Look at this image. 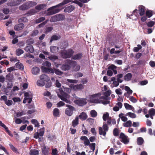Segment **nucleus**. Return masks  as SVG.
Wrapping results in <instances>:
<instances>
[{
  "label": "nucleus",
  "mask_w": 155,
  "mask_h": 155,
  "mask_svg": "<svg viewBox=\"0 0 155 155\" xmlns=\"http://www.w3.org/2000/svg\"><path fill=\"white\" fill-rule=\"evenodd\" d=\"M57 7H58L57 5L50 8L45 11V14L47 15H51L59 12L60 9L59 8H56Z\"/></svg>",
  "instance_id": "1"
},
{
  "label": "nucleus",
  "mask_w": 155,
  "mask_h": 155,
  "mask_svg": "<svg viewBox=\"0 0 155 155\" xmlns=\"http://www.w3.org/2000/svg\"><path fill=\"white\" fill-rule=\"evenodd\" d=\"M74 53V51L71 48L68 49L67 50L63 51L61 52V57L64 58H70L72 57Z\"/></svg>",
  "instance_id": "2"
},
{
  "label": "nucleus",
  "mask_w": 155,
  "mask_h": 155,
  "mask_svg": "<svg viewBox=\"0 0 155 155\" xmlns=\"http://www.w3.org/2000/svg\"><path fill=\"white\" fill-rule=\"evenodd\" d=\"M61 92H63V94H61V95H60L58 94V97H59L61 100L65 102L66 103L71 104V101L68 99L70 98V95L66 93H64L62 89L61 90Z\"/></svg>",
  "instance_id": "3"
},
{
  "label": "nucleus",
  "mask_w": 155,
  "mask_h": 155,
  "mask_svg": "<svg viewBox=\"0 0 155 155\" xmlns=\"http://www.w3.org/2000/svg\"><path fill=\"white\" fill-rule=\"evenodd\" d=\"M66 106L68 108L65 109V114L69 116H72L73 113V111L75 110V108L70 105L66 104Z\"/></svg>",
  "instance_id": "4"
},
{
  "label": "nucleus",
  "mask_w": 155,
  "mask_h": 155,
  "mask_svg": "<svg viewBox=\"0 0 155 155\" xmlns=\"http://www.w3.org/2000/svg\"><path fill=\"white\" fill-rule=\"evenodd\" d=\"M103 128L104 130V131L103 130V129L101 127H99V134L101 135H103L104 136H105L106 134V131H107L108 130V127L105 122H104Z\"/></svg>",
  "instance_id": "5"
},
{
  "label": "nucleus",
  "mask_w": 155,
  "mask_h": 155,
  "mask_svg": "<svg viewBox=\"0 0 155 155\" xmlns=\"http://www.w3.org/2000/svg\"><path fill=\"white\" fill-rule=\"evenodd\" d=\"M119 138L121 139V141L125 144H127L129 142V140L128 137L122 132L120 133Z\"/></svg>",
  "instance_id": "6"
},
{
  "label": "nucleus",
  "mask_w": 155,
  "mask_h": 155,
  "mask_svg": "<svg viewBox=\"0 0 155 155\" xmlns=\"http://www.w3.org/2000/svg\"><path fill=\"white\" fill-rule=\"evenodd\" d=\"M69 61H71L72 69L74 71H77L80 70L81 66L80 65L78 64L76 61H71V60H69Z\"/></svg>",
  "instance_id": "7"
},
{
  "label": "nucleus",
  "mask_w": 155,
  "mask_h": 155,
  "mask_svg": "<svg viewBox=\"0 0 155 155\" xmlns=\"http://www.w3.org/2000/svg\"><path fill=\"white\" fill-rule=\"evenodd\" d=\"M74 102L75 104L80 106H83L87 104L86 99L82 98H79L75 100Z\"/></svg>",
  "instance_id": "8"
},
{
  "label": "nucleus",
  "mask_w": 155,
  "mask_h": 155,
  "mask_svg": "<svg viewBox=\"0 0 155 155\" xmlns=\"http://www.w3.org/2000/svg\"><path fill=\"white\" fill-rule=\"evenodd\" d=\"M83 57V54L82 53L79 52L77 54L73 55L71 59L74 60H81Z\"/></svg>",
  "instance_id": "9"
},
{
  "label": "nucleus",
  "mask_w": 155,
  "mask_h": 155,
  "mask_svg": "<svg viewBox=\"0 0 155 155\" xmlns=\"http://www.w3.org/2000/svg\"><path fill=\"white\" fill-rule=\"evenodd\" d=\"M25 27V25L23 23H20L19 24L16 25L14 26V29L16 31H19L22 30Z\"/></svg>",
  "instance_id": "10"
},
{
  "label": "nucleus",
  "mask_w": 155,
  "mask_h": 155,
  "mask_svg": "<svg viewBox=\"0 0 155 155\" xmlns=\"http://www.w3.org/2000/svg\"><path fill=\"white\" fill-rule=\"evenodd\" d=\"M42 155H48L49 153V148L48 147L44 145L41 148Z\"/></svg>",
  "instance_id": "11"
},
{
  "label": "nucleus",
  "mask_w": 155,
  "mask_h": 155,
  "mask_svg": "<svg viewBox=\"0 0 155 155\" xmlns=\"http://www.w3.org/2000/svg\"><path fill=\"white\" fill-rule=\"evenodd\" d=\"M138 11L140 15L142 16L143 15L145 14V7L143 5H140L138 7Z\"/></svg>",
  "instance_id": "12"
},
{
  "label": "nucleus",
  "mask_w": 155,
  "mask_h": 155,
  "mask_svg": "<svg viewBox=\"0 0 155 155\" xmlns=\"http://www.w3.org/2000/svg\"><path fill=\"white\" fill-rule=\"evenodd\" d=\"M80 139L81 140L84 141V143L85 145L87 146L90 144V141L86 136H81L80 138Z\"/></svg>",
  "instance_id": "13"
},
{
  "label": "nucleus",
  "mask_w": 155,
  "mask_h": 155,
  "mask_svg": "<svg viewBox=\"0 0 155 155\" xmlns=\"http://www.w3.org/2000/svg\"><path fill=\"white\" fill-rule=\"evenodd\" d=\"M40 79L41 80L44 81L45 82H47L50 81V78L45 74H42L40 76Z\"/></svg>",
  "instance_id": "14"
},
{
  "label": "nucleus",
  "mask_w": 155,
  "mask_h": 155,
  "mask_svg": "<svg viewBox=\"0 0 155 155\" xmlns=\"http://www.w3.org/2000/svg\"><path fill=\"white\" fill-rule=\"evenodd\" d=\"M41 68L42 71L45 73H54V70L51 68H49L43 66L41 67Z\"/></svg>",
  "instance_id": "15"
},
{
  "label": "nucleus",
  "mask_w": 155,
  "mask_h": 155,
  "mask_svg": "<svg viewBox=\"0 0 155 155\" xmlns=\"http://www.w3.org/2000/svg\"><path fill=\"white\" fill-rule=\"evenodd\" d=\"M120 41L118 38L116 36L114 37L110 41V43L111 45H116Z\"/></svg>",
  "instance_id": "16"
},
{
  "label": "nucleus",
  "mask_w": 155,
  "mask_h": 155,
  "mask_svg": "<svg viewBox=\"0 0 155 155\" xmlns=\"http://www.w3.org/2000/svg\"><path fill=\"white\" fill-rule=\"evenodd\" d=\"M24 50L28 52L32 53L34 51V48L32 45H29L26 46L24 48Z\"/></svg>",
  "instance_id": "17"
},
{
  "label": "nucleus",
  "mask_w": 155,
  "mask_h": 155,
  "mask_svg": "<svg viewBox=\"0 0 155 155\" xmlns=\"http://www.w3.org/2000/svg\"><path fill=\"white\" fill-rule=\"evenodd\" d=\"M74 7L72 5H70L66 8L64 9V12H65L70 13L74 10Z\"/></svg>",
  "instance_id": "18"
},
{
  "label": "nucleus",
  "mask_w": 155,
  "mask_h": 155,
  "mask_svg": "<svg viewBox=\"0 0 155 155\" xmlns=\"http://www.w3.org/2000/svg\"><path fill=\"white\" fill-rule=\"evenodd\" d=\"M78 117L82 120H85L87 117V116L86 113L84 112L81 113Z\"/></svg>",
  "instance_id": "19"
},
{
  "label": "nucleus",
  "mask_w": 155,
  "mask_h": 155,
  "mask_svg": "<svg viewBox=\"0 0 155 155\" xmlns=\"http://www.w3.org/2000/svg\"><path fill=\"white\" fill-rule=\"evenodd\" d=\"M71 66L68 64H63L61 67V69L63 71H66L70 69Z\"/></svg>",
  "instance_id": "20"
},
{
  "label": "nucleus",
  "mask_w": 155,
  "mask_h": 155,
  "mask_svg": "<svg viewBox=\"0 0 155 155\" xmlns=\"http://www.w3.org/2000/svg\"><path fill=\"white\" fill-rule=\"evenodd\" d=\"M72 124L74 127H75L79 124V118L78 116L76 117L75 119L72 121Z\"/></svg>",
  "instance_id": "21"
},
{
  "label": "nucleus",
  "mask_w": 155,
  "mask_h": 155,
  "mask_svg": "<svg viewBox=\"0 0 155 155\" xmlns=\"http://www.w3.org/2000/svg\"><path fill=\"white\" fill-rule=\"evenodd\" d=\"M40 71L39 68L37 67H34L32 69V72L34 74H38Z\"/></svg>",
  "instance_id": "22"
},
{
  "label": "nucleus",
  "mask_w": 155,
  "mask_h": 155,
  "mask_svg": "<svg viewBox=\"0 0 155 155\" xmlns=\"http://www.w3.org/2000/svg\"><path fill=\"white\" fill-rule=\"evenodd\" d=\"M117 68V67L116 66L113 64H111L108 67V69L112 70L114 72V74H116L117 73V71L116 70Z\"/></svg>",
  "instance_id": "23"
},
{
  "label": "nucleus",
  "mask_w": 155,
  "mask_h": 155,
  "mask_svg": "<svg viewBox=\"0 0 155 155\" xmlns=\"http://www.w3.org/2000/svg\"><path fill=\"white\" fill-rule=\"evenodd\" d=\"M73 88L75 90H82L84 88V86L82 84H78L74 85Z\"/></svg>",
  "instance_id": "24"
},
{
  "label": "nucleus",
  "mask_w": 155,
  "mask_h": 155,
  "mask_svg": "<svg viewBox=\"0 0 155 155\" xmlns=\"http://www.w3.org/2000/svg\"><path fill=\"white\" fill-rule=\"evenodd\" d=\"M132 77V75L131 73H127L124 76V79L126 81H129L131 79Z\"/></svg>",
  "instance_id": "25"
},
{
  "label": "nucleus",
  "mask_w": 155,
  "mask_h": 155,
  "mask_svg": "<svg viewBox=\"0 0 155 155\" xmlns=\"http://www.w3.org/2000/svg\"><path fill=\"white\" fill-rule=\"evenodd\" d=\"M46 6V5L44 4H41L37 5L35 7L36 10H41L43 9Z\"/></svg>",
  "instance_id": "26"
},
{
  "label": "nucleus",
  "mask_w": 155,
  "mask_h": 155,
  "mask_svg": "<svg viewBox=\"0 0 155 155\" xmlns=\"http://www.w3.org/2000/svg\"><path fill=\"white\" fill-rule=\"evenodd\" d=\"M132 125V121L130 120L127 121L125 123H123V126L125 127H130Z\"/></svg>",
  "instance_id": "27"
},
{
  "label": "nucleus",
  "mask_w": 155,
  "mask_h": 155,
  "mask_svg": "<svg viewBox=\"0 0 155 155\" xmlns=\"http://www.w3.org/2000/svg\"><path fill=\"white\" fill-rule=\"evenodd\" d=\"M58 48L56 46H51L50 47L51 51L53 53H56L58 51Z\"/></svg>",
  "instance_id": "28"
},
{
  "label": "nucleus",
  "mask_w": 155,
  "mask_h": 155,
  "mask_svg": "<svg viewBox=\"0 0 155 155\" xmlns=\"http://www.w3.org/2000/svg\"><path fill=\"white\" fill-rule=\"evenodd\" d=\"M61 38L60 35L57 36L56 35H52L51 38L50 40V42H52L53 41L57 40L58 39H60Z\"/></svg>",
  "instance_id": "29"
},
{
  "label": "nucleus",
  "mask_w": 155,
  "mask_h": 155,
  "mask_svg": "<svg viewBox=\"0 0 155 155\" xmlns=\"http://www.w3.org/2000/svg\"><path fill=\"white\" fill-rule=\"evenodd\" d=\"M137 11L138 10L137 9H135L133 12L132 14H131V15H129L128 14H127V17L130 18V19H131V17L133 15H135L136 17L137 18L138 16V14H137Z\"/></svg>",
  "instance_id": "30"
},
{
  "label": "nucleus",
  "mask_w": 155,
  "mask_h": 155,
  "mask_svg": "<svg viewBox=\"0 0 155 155\" xmlns=\"http://www.w3.org/2000/svg\"><path fill=\"white\" fill-rule=\"evenodd\" d=\"M58 21H63L65 19V16L62 14H58L56 15Z\"/></svg>",
  "instance_id": "31"
},
{
  "label": "nucleus",
  "mask_w": 155,
  "mask_h": 155,
  "mask_svg": "<svg viewBox=\"0 0 155 155\" xmlns=\"http://www.w3.org/2000/svg\"><path fill=\"white\" fill-rule=\"evenodd\" d=\"M144 142L143 138L141 137H139L137 138V143L139 145H142Z\"/></svg>",
  "instance_id": "32"
},
{
  "label": "nucleus",
  "mask_w": 155,
  "mask_h": 155,
  "mask_svg": "<svg viewBox=\"0 0 155 155\" xmlns=\"http://www.w3.org/2000/svg\"><path fill=\"white\" fill-rule=\"evenodd\" d=\"M28 7V8H30L31 7L34 6L37 3L35 2H28L27 4Z\"/></svg>",
  "instance_id": "33"
},
{
  "label": "nucleus",
  "mask_w": 155,
  "mask_h": 155,
  "mask_svg": "<svg viewBox=\"0 0 155 155\" xmlns=\"http://www.w3.org/2000/svg\"><path fill=\"white\" fill-rule=\"evenodd\" d=\"M29 154L30 155H38L39 152L37 150H31L30 151Z\"/></svg>",
  "instance_id": "34"
},
{
  "label": "nucleus",
  "mask_w": 155,
  "mask_h": 155,
  "mask_svg": "<svg viewBox=\"0 0 155 155\" xmlns=\"http://www.w3.org/2000/svg\"><path fill=\"white\" fill-rule=\"evenodd\" d=\"M53 115L55 117H57L59 114V110L57 108H55L53 111Z\"/></svg>",
  "instance_id": "35"
},
{
  "label": "nucleus",
  "mask_w": 155,
  "mask_h": 155,
  "mask_svg": "<svg viewBox=\"0 0 155 155\" xmlns=\"http://www.w3.org/2000/svg\"><path fill=\"white\" fill-rule=\"evenodd\" d=\"M16 67L21 70H23L24 68V66L22 63L20 62H18L15 64Z\"/></svg>",
  "instance_id": "36"
},
{
  "label": "nucleus",
  "mask_w": 155,
  "mask_h": 155,
  "mask_svg": "<svg viewBox=\"0 0 155 155\" xmlns=\"http://www.w3.org/2000/svg\"><path fill=\"white\" fill-rule=\"evenodd\" d=\"M28 20L27 18L25 17H22L19 19L18 21V22L19 23H21V22H28Z\"/></svg>",
  "instance_id": "37"
},
{
  "label": "nucleus",
  "mask_w": 155,
  "mask_h": 155,
  "mask_svg": "<svg viewBox=\"0 0 155 155\" xmlns=\"http://www.w3.org/2000/svg\"><path fill=\"white\" fill-rule=\"evenodd\" d=\"M71 1V0H64L63 1L59 4L57 5L58 7L61 6L63 5L66 4L68 3Z\"/></svg>",
  "instance_id": "38"
},
{
  "label": "nucleus",
  "mask_w": 155,
  "mask_h": 155,
  "mask_svg": "<svg viewBox=\"0 0 155 155\" xmlns=\"http://www.w3.org/2000/svg\"><path fill=\"white\" fill-rule=\"evenodd\" d=\"M24 51L23 50L20 48H18L16 49V54L17 56H20L23 54Z\"/></svg>",
  "instance_id": "39"
},
{
  "label": "nucleus",
  "mask_w": 155,
  "mask_h": 155,
  "mask_svg": "<svg viewBox=\"0 0 155 155\" xmlns=\"http://www.w3.org/2000/svg\"><path fill=\"white\" fill-rule=\"evenodd\" d=\"M138 47H135L134 48L133 51L135 52H138L142 48V46L140 45H137Z\"/></svg>",
  "instance_id": "40"
},
{
  "label": "nucleus",
  "mask_w": 155,
  "mask_h": 155,
  "mask_svg": "<svg viewBox=\"0 0 155 155\" xmlns=\"http://www.w3.org/2000/svg\"><path fill=\"white\" fill-rule=\"evenodd\" d=\"M153 12L150 10H148L146 12V15L148 18L151 17L153 15Z\"/></svg>",
  "instance_id": "41"
},
{
  "label": "nucleus",
  "mask_w": 155,
  "mask_h": 155,
  "mask_svg": "<svg viewBox=\"0 0 155 155\" xmlns=\"http://www.w3.org/2000/svg\"><path fill=\"white\" fill-rule=\"evenodd\" d=\"M146 128L145 127H142L141 128L140 130H138L137 132L134 133H133L134 134H139L140 132L143 133V132H146Z\"/></svg>",
  "instance_id": "42"
},
{
  "label": "nucleus",
  "mask_w": 155,
  "mask_h": 155,
  "mask_svg": "<svg viewBox=\"0 0 155 155\" xmlns=\"http://www.w3.org/2000/svg\"><path fill=\"white\" fill-rule=\"evenodd\" d=\"M125 90L126 91H127V94L129 95H130L132 93L133 91L127 86H125Z\"/></svg>",
  "instance_id": "43"
},
{
  "label": "nucleus",
  "mask_w": 155,
  "mask_h": 155,
  "mask_svg": "<svg viewBox=\"0 0 155 155\" xmlns=\"http://www.w3.org/2000/svg\"><path fill=\"white\" fill-rule=\"evenodd\" d=\"M124 105L125 108L126 109H127V110L130 109V110H132L133 109H134V107H133L132 106L129 104H128L127 103H124Z\"/></svg>",
  "instance_id": "44"
},
{
  "label": "nucleus",
  "mask_w": 155,
  "mask_h": 155,
  "mask_svg": "<svg viewBox=\"0 0 155 155\" xmlns=\"http://www.w3.org/2000/svg\"><path fill=\"white\" fill-rule=\"evenodd\" d=\"M26 100H28V103L30 104L31 102L32 101V97H25L24 98L23 101V103H24V104L26 103Z\"/></svg>",
  "instance_id": "45"
},
{
  "label": "nucleus",
  "mask_w": 155,
  "mask_h": 155,
  "mask_svg": "<svg viewBox=\"0 0 155 155\" xmlns=\"http://www.w3.org/2000/svg\"><path fill=\"white\" fill-rule=\"evenodd\" d=\"M19 9L21 10H25L28 9L27 4H23L19 7Z\"/></svg>",
  "instance_id": "46"
},
{
  "label": "nucleus",
  "mask_w": 155,
  "mask_h": 155,
  "mask_svg": "<svg viewBox=\"0 0 155 155\" xmlns=\"http://www.w3.org/2000/svg\"><path fill=\"white\" fill-rule=\"evenodd\" d=\"M127 115L133 118H135L136 117V115L134 113L131 112L127 113L126 114V116Z\"/></svg>",
  "instance_id": "47"
},
{
  "label": "nucleus",
  "mask_w": 155,
  "mask_h": 155,
  "mask_svg": "<svg viewBox=\"0 0 155 155\" xmlns=\"http://www.w3.org/2000/svg\"><path fill=\"white\" fill-rule=\"evenodd\" d=\"M119 130L117 128H114L113 130V134L114 136L117 137L119 135Z\"/></svg>",
  "instance_id": "48"
},
{
  "label": "nucleus",
  "mask_w": 155,
  "mask_h": 155,
  "mask_svg": "<svg viewBox=\"0 0 155 155\" xmlns=\"http://www.w3.org/2000/svg\"><path fill=\"white\" fill-rule=\"evenodd\" d=\"M45 19V18L44 17H41L38 18L35 20V22L37 23H39L42 22Z\"/></svg>",
  "instance_id": "49"
},
{
  "label": "nucleus",
  "mask_w": 155,
  "mask_h": 155,
  "mask_svg": "<svg viewBox=\"0 0 155 155\" xmlns=\"http://www.w3.org/2000/svg\"><path fill=\"white\" fill-rule=\"evenodd\" d=\"M37 85L39 86H44L45 84V82L44 81L40 80H38L37 81Z\"/></svg>",
  "instance_id": "50"
},
{
  "label": "nucleus",
  "mask_w": 155,
  "mask_h": 155,
  "mask_svg": "<svg viewBox=\"0 0 155 155\" xmlns=\"http://www.w3.org/2000/svg\"><path fill=\"white\" fill-rule=\"evenodd\" d=\"M54 71L56 74L59 75H61L63 74V72L59 69H54Z\"/></svg>",
  "instance_id": "51"
},
{
  "label": "nucleus",
  "mask_w": 155,
  "mask_h": 155,
  "mask_svg": "<svg viewBox=\"0 0 155 155\" xmlns=\"http://www.w3.org/2000/svg\"><path fill=\"white\" fill-rule=\"evenodd\" d=\"M31 122L33 124H34L35 127H38L39 126V124L37 120L34 119H32Z\"/></svg>",
  "instance_id": "52"
},
{
  "label": "nucleus",
  "mask_w": 155,
  "mask_h": 155,
  "mask_svg": "<svg viewBox=\"0 0 155 155\" xmlns=\"http://www.w3.org/2000/svg\"><path fill=\"white\" fill-rule=\"evenodd\" d=\"M91 117H94L97 116V113L94 110H92L91 111Z\"/></svg>",
  "instance_id": "53"
},
{
  "label": "nucleus",
  "mask_w": 155,
  "mask_h": 155,
  "mask_svg": "<svg viewBox=\"0 0 155 155\" xmlns=\"http://www.w3.org/2000/svg\"><path fill=\"white\" fill-rule=\"evenodd\" d=\"M91 102L93 103H101L100 100L98 98L92 99L91 100Z\"/></svg>",
  "instance_id": "54"
},
{
  "label": "nucleus",
  "mask_w": 155,
  "mask_h": 155,
  "mask_svg": "<svg viewBox=\"0 0 155 155\" xmlns=\"http://www.w3.org/2000/svg\"><path fill=\"white\" fill-rule=\"evenodd\" d=\"M109 117V114L108 113H106L103 114V119L104 121H106Z\"/></svg>",
  "instance_id": "55"
},
{
  "label": "nucleus",
  "mask_w": 155,
  "mask_h": 155,
  "mask_svg": "<svg viewBox=\"0 0 155 155\" xmlns=\"http://www.w3.org/2000/svg\"><path fill=\"white\" fill-rule=\"evenodd\" d=\"M50 21L51 22H55L58 21L56 15L51 17Z\"/></svg>",
  "instance_id": "56"
},
{
  "label": "nucleus",
  "mask_w": 155,
  "mask_h": 155,
  "mask_svg": "<svg viewBox=\"0 0 155 155\" xmlns=\"http://www.w3.org/2000/svg\"><path fill=\"white\" fill-rule=\"evenodd\" d=\"M5 103L8 106H10L12 104L13 101L11 100H7L5 102Z\"/></svg>",
  "instance_id": "57"
},
{
  "label": "nucleus",
  "mask_w": 155,
  "mask_h": 155,
  "mask_svg": "<svg viewBox=\"0 0 155 155\" xmlns=\"http://www.w3.org/2000/svg\"><path fill=\"white\" fill-rule=\"evenodd\" d=\"M45 132V128L44 127L41 128L39 130V132L38 134L40 136H42L44 135Z\"/></svg>",
  "instance_id": "58"
},
{
  "label": "nucleus",
  "mask_w": 155,
  "mask_h": 155,
  "mask_svg": "<svg viewBox=\"0 0 155 155\" xmlns=\"http://www.w3.org/2000/svg\"><path fill=\"white\" fill-rule=\"evenodd\" d=\"M149 113L150 115L154 116L155 115V109L151 108L149 111Z\"/></svg>",
  "instance_id": "59"
},
{
  "label": "nucleus",
  "mask_w": 155,
  "mask_h": 155,
  "mask_svg": "<svg viewBox=\"0 0 155 155\" xmlns=\"http://www.w3.org/2000/svg\"><path fill=\"white\" fill-rule=\"evenodd\" d=\"M146 61L144 60H140L137 62V64L138 65H144L145 64Z\"/></svg>",
  "instance_id": "60"
},
{
  "label": "nucleus",
  "mask_w": 155,
  "mask_h": 155,
  "mask_svg": "<svg viewBox=\"0 0 155 155\" xmlns=\"http://www.w3.org/2000/svg\"><path fill=\"white\" fill-rule=\"evenodd\" d=\"M111 94V91L110 90H109L106 91L104 93V95L107 97L109 96Z\"/></svg>",
  "instance_id": "61"
},
{
  "label": "nucleus",
  "mask_w": 155,
  "mask_h": 155,
  "mask_svg": "<svg viewBox=\"0 0 155 155\" xmlns=\"http://www.w3.org/2000/svg\"><path fill=\"white\" fill-rule=\"evenodd\" d=\"M6 80L9 81H11L12 80V78L11 74L9 73L7 74L6 76Z\"/></svg>",
  "instance_id": "62"
},
{
  "label": "nucleus",
  "mask_w": 155,
  "mask_h": 155,
  "mask_svg": "<svg viewBox=\"0 0 155 155\" xmlns=\"http://www.w3.org/2000/svg\"><path fill=\"white\" fill-rule=\"evenodd\" d=\"M72 3H75L79 5L80 7H82L83 6V4L82 3L78 1H73Z\"/></svg>",
  "instance_id": "63"
},
{
  "label": "nucleus",
  "mask_w": 155,
  "mask_h": 155,
  "mask_svg": "<svg viewBox=\"0 0 155 155\" xmlns=\"http://www.w3.org/2000/svg\"><path fill=\"white\" fill-rule=\"evenodd\" d=\"M154 24L155 22L154 21H150L147 23V25L148 27H152L154 25Z\"/></svg>",
  "instance_id": "64"
}]
</instances>
